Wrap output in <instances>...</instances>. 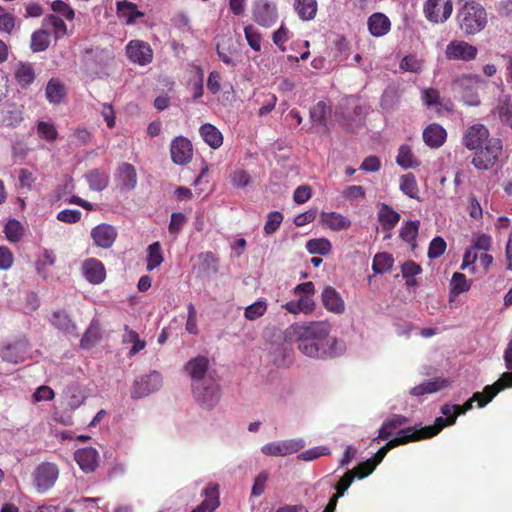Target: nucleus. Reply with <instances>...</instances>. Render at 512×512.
Returning <instances> with one entry per match:
<instances>
[{
  "label": "nucleus",
  "mask_w": 512,
  "mask_h": 512,
  "mask_svg": "<svg viewBox=\"0 0 512 512\" xmlns=\"http://www.w3.org/2000/svg\"><path fill=\"white\" fill-rule=\"evenodd\" d=\"M459 408L460 405H443L441 408V412L445 416V418L438 417L436 419L435 426H428L421 429H417L415 426H413L401 429L397 433L395 438L389 440V442L386 445H384L377 451L375 456L358 464L353 469L348 470L343 476L339 478V480H355L356 478L358 480H361L369 476L374 471L376 466L383 460V458L390 449L398 445L406 444L411 441L433 437L436 434H438L444 426L454 424L457 415H459Z\"/></svg>",
  "instance_id": "obj_1"
},
{
  "label": "nucleus",
  "mask_w": 512,
  "mask_h": 512,
  "mask_svg": "<svg viewBox=\"0 0 512 512\" xmlns=\"http://www.w3.org/2000/svg\"><path fill=\"white\" fill-rule=\"evenodd\" d=\"M331 325L327 321L293 324L287 330L296 338L298 349L306 356L316 359L336 358L344 354L343 340L330 336Z\"/></svg>",
  "instance_id": "obj_2"
},
{
  "label": "nucleus",
  "mask_w": 512,
  "mask_h": 512,
  "mask_svg": "<svg viewBox=\"0 0 512 512\" xmlns=\"http://www.w3.org/2000/svg\"><path fill=\"white\" fill-rule=\"evenodd\" d=\"M457 24L465 35H475L487 25L488 17L485 8L477 2L463 4L457 13Z\"/></svg>",
  "instance_id": "obj_3"
},
{
  "label": "nucleus",
  "mask_w": 512,
  "mask_h": 512,
  "mask_svg": "<svg viewBox=\"0 0 512 512\" xmlns=\"http://www.w3.org/2000/svg\"><path fill=\"white\" fill-rule=\"evenodd\" d=\"M192 392L196 402L205 409H212L220 400V388L214 378H209L200 384H193Z\"/></svg>",
  "instance_id": "obj_4"
},
{
  "label": "nucleus",
  "mask_w": 512,
  "mask_h": 512,
  "mask_svg": "<svg viewBox=\"0 0 512 512\" xmlns=\"http://www.w3.org/2000/svg\"><path fill=\"white\" fill-rule=\"evenodd\" d=\"M476 150L472 164L479 170H488L498 161L502 153V143L500 139L492 138L484 147Z\"/></svg>",
  "instance_id": "obj_5"
},
{
  "label": "nucleus",
  "mask_w": 512,
  "mask_h": 512,
  "mask_svg": "<svg viewBox=\"0 0 512 512\" xmlns=\"http://www.w3.org/2000/svg\"><path fill=\"white\" fill-rule=\"evenodd\" d=\"M504 360L508 370L511 372H505L501 377L492 385H487L485 391L489 394L488 398L481 401L480 406L488 404L501 390L507 387H512V339L509 341L505 351Z\"/></svg>",
  "instance_id": "obj_6"
},
{
  "label": "nucleus",
  "mask_w": 512,
  "mask_h": 512,
  "mask_svg": "<svg viewBox=\"0 0 512 512\" xmlns=\"http://www.w3.org/2000/svg\"><path fill=\"white\" fill-rule=\"evenodd\" d=\"M305 446L301 438L274 441L261 447V452L266 456L284 457L297 453Z\"/></svg>",
  "instance_id": "obj_7"
},
{
  "label": "nucleus",
  "mask_w": 512,
  "mask_h": 512,
  "mask_svg": "<svg viewBox=\"0 0 512 512\" xmlns=\"http://www.w3.org/2000/svg\"><path fill=\"white\" fill-rule=\"evenodd\" d=\"M451 0H427L423 6L426 19L434 24L444 23L452 14Z\"/></svg>",
  "instance_id": "obj_8"
},
{
  "label": "nucleus",
  "mask_w": 512,
  "mask_h": 512,
  "mask_svg": "<svg viewBox=\"0 0 512 512\" xmlns=\"http://www.w3.org/2000/svg\"><path fill=\"white\" fill-rule=\"evenodd\" d=\"M161 384V374L153 371L150 374L142 376L140 379L134 381L131 389V397L133 399L146 397L149 394L159 390Z\"/></svg>",
  "instance_id": "obj_9"
},
{
  "label": "nucleus",
  "mask_w": 512,
  "mask_h": 512,
  "mask_svg": "<svg viewBox=\"0 0 512 512\" xmlns=\"http://www.w3.org/2000/svg\"><path fill=\"white\" fill-rule=\"evenodd\" d=\"M252 13L254 21L263 27H271L278 18L277 7L269 0H256Z\"/></svg>",
  "instance_id": "obj_10"
},
{
  "label": "nucleus",
  "mask_w": 512,
  "mask_h": 512,
  "mask_svg": "<svg viewBox=\"0 0 512 512\" xmlns=\"http://www.w3.org/2000/svg\"><path fill=\"white\" fill-rule=\"evenodd\" d=\"M478 49L464 40H453L445 49V56L449 60L469 62L477 57Z\"/></svg>",
  "instance_id": "obj_11"
},
{
  "label": "nucleus",
  "mask_w": 512,
  "mask_h": 512,
  "mask_svg": "<svg viewBox=\"0 0 512 512\" xmlns=\"http://www.w3.org/2000/svg\"><path fill=\"white\" fill-rule=\"evenodd\" d=\"M170 154L173 163L185 165L193 156V147L190 140L184 136L175 137L170 145Z\"/></svg>",
  "instance_id": "obj_12"
},
{
  "label": "nucleus",
  "mask_w": 512,
  "mask_h": 512,
  "mask_svg": "<svg viewBox=\"0 0 512 512\" xmlns=\"http://www.w3.org/2000/svg\"><path fill=\"white\" fill-rule=\"evenodd\" d=\"M126 54L133 63L141 66L151 63L153 59L150 45L141 40H131L126 46Z\"/></svg>",
  "instance_id": "obj_13"
},
{
  "label": "nucleus",
  "mask_w": 512,
  "mask_h": 512,
  "mask_svg": "<svg viewBox=\"0 0 512 512\" xmlns=\"http://www.w3.org/2000/svg\"><path fill=\"white\" fill-rule=\"evenodd\" d=\"M489 130L483 124H473L463 135L462 144L469 150H476L489 141Z\"/></svg>",
  "instance_id": "obj_14"
},
{
  "label": "nucleus",
  "mask_w": 512,
  "mask_h": 512,
  "mask_svg": "<svg viewBox=\"0 0 512 512\" xmlns=\"http://www.w3.org/2000/svg\"><path fill=\"white\" fill-rule=\"evenodd\" d=\"M114 180L116 187L122 192L135 189L138 181L135 167L126 162L120 164L115 172Z\"/></svg>",
  "instance_id": "obj_15"
},
{
  "label": "nucleus",
  "mask_w": 512,
  "mask_h": 512,
  "mask_svg": "<svg viewBox=\"0 0 512 512\" xmlns=\"http://www.w3.org/2000/svg\"><path fill=\"white\" fill-rule=\"evenodd\" d=\"M185 369L191 378V385L200 384L202 381L214 378L209 372V360L204 356H199L188 361Z\"/></svg>",
  "instance_id": "obj_16"
},
{
  "label": "nucleus",
  "mask_w": 512,
  "mask_h": 512,
  "mask_svg": "<svg viewBox=\"0 0 512 512\" xmlns=\"http://www.w3.org/2000/svg\"><path fill=\"white\" fill-rule=\"evenodd\" d=\"M30 345L27 340H18L4 346L0 351L1 358L9 363L23 362L29 354Z\"/></svg>",
  "instance_id": "obj_17"
},
{
  "label": "nucleus",
  "mask_w": 512,
  "mask_h": 512,
  "mask_svg": "<svg viewBox=\"0 0 512 512\" xmlns=\"http://www.w3.org/2000/svg\"><path fill=\"white\" fill-rule=\"evenodd\" d=\"M117 235L115 227L106 223L99 224L91 230L94 244L104 249H108L114 244Z\"/></svg>",
  "instance_id": "obj_18"
},
{
  "label": "nucleus",
  "mask_w": 512,
  "mask_h": 512,
  "mask_svg": "<svg viewBox=\"0 0 512 512\" xmlns=\"http://www.w3.org/2000/svg\"><path fill=\"white\" fill-rule=\"evenodd\" d=\"M321 302L325 309L334 314L345 311V303L340 293L332 286H326L321 293Z\"/></svg>",
  "instance_id": "obj_19"
},
{
  "label": "nucleus",
  "mask_w": 512,
  "mask_h": 512,
  "mask_svg": "<svg viewBox=\"0 0 512 512\" xmlns=\"http://www.w3.org/2000/svg\"><path fill=\"white\" fill-rule=\"evenodd\" d=\"M216 51L219 59L229 66H235L234 55L238 53V46L230 36H222L217 44Z\"/></svg>",
  "instance_id": "obj_20"
},
{
  "label": "nucleus",
  "mask_w": 512,
  "mask_h": 512,
  "mask_svg": "<svg viewBox=\"0 0 512 512\" xmlns=\"http://www.w3.org/2000/svg\"><path fill=\"white\" fill-rule=\"evenodd\" d=\"M83 275L92 284H100L105 280L106 270L103 263L96 258H89L83 263Z\"/></svg>",
  "instance_id": "obj_21"
},
{
  "label": "nucleus",
  "mask_w": 512,
  "mask_h": 512,
  "mask_svg": "<svg viewBox=\"0 0 512 512\" xmlns=\"http://www.w3.org/2000/svg\"><path fill=\"white\" fill-rule=\"evenodd\" d=\"M98 457L97 450L92 447L78 449L74 454L75 461L86 473L95 471L98 466Z\"/></svg>",
  "instance_id": "obj_22"
},
{
  "label": "nucleus",
  "mask_w": 512,
  "mask_h": 512,
  "mask_svg": "<svg viewBox=\"0 0 512 512\" xmlns=\"http://www.w3.org/2000/svg\"><path fill=\"white\" fill-rule=\"evenodd\" d=\"M491 114L497 118L501 124L512 129V102L511 96L503 94L499 97L497 105L492 109Z\"/></svg>",
  "instance_id": "obj_23"
},
{
  "label": "nucleus",
  "mask_w": 512,
  "mask_h": 512,
  "mask_svg": "<svg viewBox=\"0 0 512 512\" xmlns=\"http://www.w3.org/2000/svg\"><path fill=\"white\" fill-rule=\"evenodd\" d=\"M447 137L446 130L439 124L433 123L423 131V140L431 148L441 147Z\"/></svg>",
  "instance_id": "obj_24"
},
{
  "label": "nucleus",
  "mask_w": 512,
  "mask_h": 512,
  "mask_svg": "<svg viewBox=\"0 0 512 512\" xmlns=\"http://www.w3.org/2000/svg\"><path fill=\"white\" fill-rule=\"evenodd\" d=\"M369 32L375 37L386 35L391 27L389 18L383 13H374L368 18Z\"/></svg>",
  "instance_id": "obj_25"
},
{
  "label": "nucleus",
  "mask_w": 512,
  "mask_h": 512,
  "mask_svg": "<svg viewBox=\"0 0 512 512\" xmlns=\"http://www.w3.org/2000/svg\"><path fill=\"white\" fill-rule=\"evenodd\" d=\"M14 77L22 88L30 86L36 77L33 65L28 62H18L14 68Z\"/></svg>",
  "instance_id": "obj_26"
},
{
  "label": "nucleus",
  "mask_w": 512,
  "mask_h": 512,
  "mask_svg": "<svg viewBox=\"0 0 512 512\" xmlns=\"http://www.w3.org/2000/svg\"><path fill=\"white\" fill-rule=\"evenodd\" d=\"M199 133L204 142L213 149H217L223 144L222 133L210 123L203 124L199 129Z\"/></svg>",
  "instance_id": "obj_27"
},
{
  "label": "nucleus",
  "mask_w": 512,
  "mask_h": 512,
  "mask_svg": "<svg viewBox=\"0 0 512 512\" xmlns=\"http://www.w3.org/2000/svg\"><path fill=\"white\" fill-rule=\"evenodd\" d=\"M219 505L218 485H214L205 490V499L191 512H213Z\"/></svg>",
  "instance_id": "obj_28"
},
{
  "label": "nucleus",
  "mask_w": 512,
  "mask_h": 512,
  "mask_svg": "<svg viewBox=\"0 0 512 512\" xmlns=\"http://www.w3.org/2000/svg\"><path fill=\"white\" fill-rule=\"evenodd\" d=\"M320 217L321 222L334 231L347 229L351 225L349 219L337 212H322Z\"/></svg>",
  "instance_id": "obj_29"
},
{
  "label": "nucleus",
  "mask_w": 512,
  "mask_h": 512,
  "mask_svg": "<svg viewBox=\"0 0 512 512\" xmlns=\"http://www.w3.org/2000/svg\"><path fill=\"white\" fill-rule=\"evenodd\" d=\"M378 219L384 230H391L398 224L400 214L387 204L382 203L379 208Z\"/></svg>",
  "instance_id": "obj_30"
},
{
  "label": "nucleus",
  "mask_w": 512,
  "mask_h": 512,
  "mask_svg": "<svg viewBox=\"0 0 512 512\" xmlns=\"http://www.w3.org/2000/svg\"><path fill=\"white\" fill-rule=\"evenodd\" d=\"M408 422H409V420L405 416L393 415L391 418H389L387 421H385L382 424V426L379 430V435L377 438L374 439V441H376L378 439L388 440L391 437L392 432L396 428L403 426V425L407 424Z\"/></svg>",
  "instance_id": "obj_31"
},
{
  "label": "nucleus",
  "mask_w": 512,
  "mask_h": 512,
  "mask_svg": "<svg viewBox=\"0 0 512 512\" xmlns=\"http://www.w3.org/2000/svg\"><path fill=\"white\" fill-rule=\"evenodd\" d=\"M89 188L93 191H102L109 184V175L101 169H93L85 174Z\"/></svg>",
  "instance_id": "obj_32"
},
{
  "label": "nucleus",
  "mask_w": 512,
  "mask_h": 512,
  "mask_svg": "<svg viewBox=\"0 0 512 512\" xmlns=\"http://www.w3.org/2000/svg\"><path fill=\"white\" fill-rule=\"evenodd\" d=\"M317 1L316 0H295L294 9L303 21H309L315 18L317 13Z\"/></svg>",
  "instance_id": "obj_33"
},
{
  "label": "nucleus",
  "mask_w": 512,
  "mask_h": 512,
  "mask_svg": "<svg viewBox=\"0 0 512 512\" xmlns=\"http://www.w3.org/2000/svg\"><path fill=\"white\" fill-rule=\"evenodd\" d=\"M448 384L447 380L442 378H437L434 380H429L421 383L413 387L410 391V394L413 396H423L425 394H430L441 390L446 387Z\"/></svg>",
  "instance_id": "obj_34"
},
{
  "label": "nucleus",
  "mask_w": 512,
  "mask_h": 512,
  "mask_svg": "<svg viewBox=\"0 0 512 512\" xmlns=\"http://www.w3.org/2000/svg\"><path fill=\"white\" fill-rule=\"evenodd\" d=\"M45 94L50 103L59 104L66 95V89L60 80L52 78L47 83Z\"/></svg>",
  "instance_id": "obj_35"
},
{
  "label": "nucleus",
  "mask_w": 512,
  "mask_h": 512,
  "mask_svg": "<svg viewBox=\"0 0 512 512\" xmlns=\"http://www.w3.org/2000/svg\"><path fill=\"white\" fill-rule=\"evenodd\" d=\"M471 288V281L466 278V275L460 272H455L450 281V301H452L459 294L469 291Z\"/></svg>",
  "instance_id": "obj_36"
},
{
  "label": "nucleus",
  "mask_w": 512,
  "mask_h": 512,
  "mask_svg": "<svg viewBox=\"0 0 512 512\" xmlns=\"http://www.w3.org/2000/svg\"><path fill=\"white\" fill-rule=\"evenodd\" d=\"M117 13L120 18L126 19L127 24H132L137 18L144 16V13L137 9L136 4L128 1L117 3Z\"/></svg>",
  "instance_id": "obj_37"
},
{
  "label": "nucleus",
  "mask_w": 512,
  "mask_h": 512,
  "mask_svg": "<svg viewBox=\"0 0 512 512\" xmlns=\"http://www.w3.org/2000/svg\"><path fill=\"white\" fill-rule=\"evenodd\" d=\"M51 323L57 329L69 334H74L76 331V325L65 311H55L52 314Z\"/></svg>",
  "instance_id": "obj_38"
},
{
  "label": "nucleus",
  "mask_w": 512,
  "mask_h": 512,
  "mask_svg": "<svg viewBox=\"0 0 512 512\" xmlns=\"http://www.w3.org/2000/svg\"><path fill=\"white\" fill-rule=\"evenodd\" d=\"M330 113V107L324 101H319L310 109V119L314 124L325 127Z\"/></svg>",
  "instance_id": "obj_39"
},
{
  "label": "nucleus",
  "mask_w": 512,
  "mask_h": 512,
  "mask_svg": "<svg viewBox=\"0 0 512 512\" xmlns=\"http://www.w3.org/2000/svg\"><path fill=\"white\" fill-rule=\"evenodd\" d=\"M50 45V35L46 30L40 29L31 35L30 48L34 53L45 51Z\"/></svg>",
  "instance_id": "obj_40"
},
{
  "label": "nucleus",
  "mask_w": 512,
  "mask_h": 512,
  "mask_svg": "<svg viewBox=\"0 0 512 512\" xmlns=\"http://www.w3.org/2000/svg\"><path fill=\"white\" fill-rule=\"evenodd\" d=\"M58 476L59 469L51 462L41 463L34 472L35 480H57Z\"/></svg>",
  "instance_id": "obj_41"
},
{
  "label": "nucleus",
  "mask_w": 512,
  "mask_h": 512,
  "mask_svg": "<svg viewBox=\"0 0 512 512\" xmlns=\"http://www.w3.org/2000/svg\"><path fill=\"white\" fill-rule=\"evenodd\" d=\"M481 82V77L476 74H468L458 77L453 82V90L461 93H466L467 91H471V88Z\"/></svg>",
  "instance_id": "obj_42"
},
{
  "label": "nucleus",
  "mask_w": 512,
  "mask_h": 512,
  "mask_svg": "<svg viewBox=\"0 0 512 512\" xmlns=\"http://www.w3.org/2000/svg\"><path fill=\"white\" fill-rule=\"evenodd\" d=\"M123 342L132 344V347L129 351V356L136 355L138 352L143 350L146 346V342L144 340L140 339L139 334L136 331L129 329L128 326H125Z\"/></svg>",
  "instance_id": "obj_43"
},
{
  "label": "nucleus",
  "mask_w": 512,
  "mask_h": 512,
  "mask_svg": "<svg viewBox=\"0 0 512 512\" xmlns=\"http://www.w3.org/2000/svg\"><path fill=\"white\" fill-rule=\"evenodd\" d=\"M400 190L409 198L418 199V185L412 173L405 174L400 178Z\"/></svg>",
  "instance_id": "obj_44"
},
{
  "label": "nucleus",
  "mask_w": 512,
  "mask_h": 512,
  "mask_svg": "<svg viewBox=\"0 0 512 512\" xmlns=\"http://www.w3.org/2000/svg\"><path fill=\"white\" fill-rule=\"evenodd\" d=\"M331 243L326 238L311 239L306 243V249L310 254L327 255L331 251Z\"/></svg>",
  "instance_id": "obj_45"
},
{
  "label": "nucleus",
  "mask_w": 512,
  "mask_h": 512,
  "mask_svg": "<svg viewBox=\"0 0 512 512\" xmlns=\"http://www.w3.org/2000/svg\"><path fill=\"white\" fill-rule=\"evenodd\" d=\"M23 232L24 228L22 224L16 219H10L4 228L6 238L12 243L20 241L23 236Z\"/></svg>",
  "instance_id": "obj_46"
},
{
  "label": "nucleus",
  "mask_w": 512,
  "mask_h": 512,
  "mask_svg": "<svg viewBox=\"0 0 512 512\" xmlns=\"http://www.w3.org/2000/svg\"><path fill=\"white\" fill-rule=\"evenodd\" d=\"M393 258L388 253H378L373 258L372 269L375 274L388 271L393 266Z\"/></svg>",
  "instance_id": "obj_47"
},
{
  "label": "nucleus",
  "mask_w": 512,
  "mask_h": 512,
  "mask_svg": "<svg viewBox=\"0 0 512 512\" xmlns=\"http://www.w3.org/2000/svg\"><path fill=\"white\" fill-rule=\"evenodd\" d=\"M147 270L152 271L163 262L161 246L159 242H154L148 246Z\"/></svg>",
  "instance_id": "obj_48"
},
{
  "label": "nucleus",
  "mask_w": 512,
  "mask_h": 512,
  "mask_svg": "<svg viewBox=\"0 0 512 512\" xmlns=\"http://www.w3.org/2000/svg\"><path fill=\"white\" fill-rule=\"evenodd\" d=\"M396 162L399 166L408 169L418 165L417 161L414 160L412 151L408 145H401L398 150Z\"/></svg>",
  "instance_id": "obj_49"
},
{
  "label": "nucleus",
  "mask_w": 512,
  "mask_h": 512,
  "mask_svg": "<svg viewBox=\"0 0 512 512\" xmlns=\"http://www.w3.org/2000/svg\"><path fill=\"white\" fill-rule=\"evenodd\" d=\"M421 99L427 107H435L437 110H440L442 107L440 93L437 89H423Z\"/></svg>",
  "instance_id": "obj_50"
},
{
  "label": "nucleus",
  "mask_w": 512,
  "mask_h": 512,
  "mask_svg": "<svg viewBox=\"0 0 512 512\" xmlns=\"http://www.w3.org/2000/svg\"><path fill=\"white\" fill-rule=\"evenodd\" d=\"M44 25L50 26L53 29L55 38H60L66 34L67 27L62 18L53 14L44 19Z\"/></svg>",
  "instance_id": "obj_51"
},
{
  "label": "nucleus",
  "mask_w": 512,
  "mask_h": 512,
  "mask_svg": "<svg viewBox=\"0 0 512 512\" xmlns=\"http://www.w3.org/2000/svg\"><path fill=\"white\" fill-rule=\"evenodd\" d=\"M419 229V221L406 222L400 229V237L408 243L416 240Z\"/></svg>",
  "instance_id": "obj_52"
},
{
  "label": "nucleus",
  "mask_w": 512,
  "mask_h": 512,
  "mask_svg": "<svg viewBox=\"0 0 512 512\" xmlns=\"http://www.w3.org/2000/svg\"><path fill=\"white\" fill-rule=\"evenodd\" d=\"M267 304L265 301H257L245 308L244 316L246 319L253 321L265 314Z\"/></svg>",
  "instance_id": "obj_53"
},
{
  "label": "nucleus",
  "mask_w": 512,
  "mask_h": 512,
  "mask_svg": "<svg viewBox=\"0 0 512 512\" xmlns=\"http://www.w3.org/2000/svg\"><path fill=\"white\" fill-rule=\"evenodd\" d=\"M352 482H337L336 492L329 499L323 512H335L338 499L344 495Z\"/></svg>",
  "instance_id": "obj_54"
},
{
  "label": "nucleus",
  "mask_w": 512,
  "mask_h": 512,
  "mask_svg": "<svg viewBox=\"0 0 512 512\" xmlns=\"http://www.w3.org/2000/svg\"><path fill=\"white\" fill-rule=\"evenodd\" d=\"M283 221V214L279 211H272L267 215V220L264 225V232L267 235L276 232Z\"/></svg>",
  "instance_id": "obj_55"
},
{
  "label": "nucleus",
  "mask_w": 512,
  "mask_h": 512,
  "mask_svg": "<svg viewBox=\"0 0 512 512\" xmlns=\"http://www.w3.org/2000/svg\"><path fill=\"white\" fill-rule=\"evenodd\" d=\"M245 38L249 46L255 50L260 51L261 49V35L252 25H248L244 29Z\"/></svg>",
  "instance_id": "obj_56"
},
{
  "label": "nucleus",
  "mask_w": 512,
  "mask_h": 512,
  "mask_svg": "<svg viewBox=\"0 0 512 512\" xmlns=\"http://www.w3.org/2000/svg\"><path fill=\"white\" fill-rule=\"evenodd\" d=\"M37 132L42 138L46 139L47 141H54L58 136L55 126L52 123L45 121L38 122Z\"/></svg>",
  "instance_id": "obj_57"
},
{
  "label": "nucleus",
  "mask_w": 512,
  "mask_h": 512,
  "mask_svg": "<svg viewBox=\"0 0 512 512\" xmlns=\"http://www.w3.org/2000/svg\"><path fill=\"white\" fill-rule=\"evenodd\" d=\"M446 250V242L441 237H435L430 242L428 248V257L430 259H436L444 254Z\"/></svg>",
  "instance_id": "obj_58"
},
{
  "label": "nucleus",
  "mask_w": 512,
  "mask_h": 512,
  "mask_svg": "<svg viewBox=\"0 0 512 512\" xmlns=\"http://www.w3.org/2000/svg\"><path fill=\"white\" fill-rule=\"evenodd\" d=\"M232 184L237 188H244L251 183V177L247 171L237 169L230 174Z\"/></svg>",
  "instance_id": "obj_59"
},
{
  "label": "nucleus",
  "mask_w": 512,
  "mask_h": 512,
  "mask_svg": "<svg viewBox=\"0 0 512 512\" xmlns=\"http://www.w3.org/2000/svg\"><path fill=\"white\" fill-rule=\"evenodd\" d=\"M81 215H82V213L79 210L64 209V210L58 212L56 218H57V220H59L61 222L74 224V223H77L81 219Z\"/></svg>",
  "instance_id": "obj_60"
},
{
  "label": "nucleus",
  "mask_w": 512,
  "mask_h": 512,
  "mask_svg": "<svg viewBox=\"0 0 512 512\" xmlns=\"http://www.w3.org/2000/svg\"><path fill=\"white\" fill-rule=\"evenodd\" d=\"M329 454V449L325 446L314 447L309 450H306L298 455V458L304 461H312L317 459L322 455Z\"/></svg>",
  "instance_id": "obj_61"
},
{
  "label": "nucleus",
  "mask_w": 512,
  "mask_h": 512,
  "mask_svg": "<svg viewBox=\"0 0 512 512\" xmlns=\"http://www.w3.org/2000/svg\"><path fill=\"white\" fill-rule=\"evenodd\" d=\"M186 222L185 214L181 212H173L171 214L170 224H169V232L171 234L177 235L182 229L184 223Z\"/></svg>",
  "instance_id": "obj_62"
},
{
  "label": "nucleus",
  "mask_w": 512,
  "mask_h": 512,
  "mask_svg": "<svg viewBox=\"0 0 512 512\" xmlns=\"http://www.w3.org/2000/svg\"><path fill=\"white\" fill-rule=\"evenodd\" d=\"M311 195H312V191H311L310 186L302 185L295 189L294 194H293V200L297 204H303L311 198Z\"/></svg>",
  "instance_id": "obj_63"
},
{
  "label": "nucleus",
  "mask_w": 512,
  "mask_h": 512,
  "mask_svg": "<svg viewBox=\"0 0 512 512\" xmlns=\"http://www.w3.org/2000/svg\"><path fill=\"white\" fill-rule=\"evenodd\" d=\"M51 8L54 12L62 14L68 20H72L74 18V11L61 0L53 1Z\"/></svg>",
  "instance_id": "obj_64"
}]
</instances>
